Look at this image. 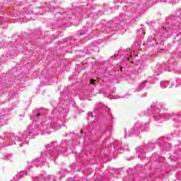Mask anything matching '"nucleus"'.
<instances>
[{
  "instance_id": "f257e3e1",
  "label": "nucleus",
  "mask_w": 181,
  "mask_h": 181,
  "mask_svg": "<svg viewBox=\"0 0 181 181\" xmlns=\"http://www.w3.org/2000/svg\"><path fill=\"white\" fill-rule=\"evenodd\" d=\"M90 84H95V80L90 79Z\"/></svg>"
},
{
  "instance_id": "f03ea898",
  "label": "nucleus",
  "mask_w": 181,
  "mask_h": 181,
  "mask_svg": "<svg viewBox=\"0 0 181 181\" xmlns=\"http://www.w3.org/2000/svg\"><path fill=\"white\" fill-rule=\"evenodd\" d=\"M40 115H42L40 113H37V117H40Z\"/></svg>"
},
{
  "instance_id": "7ed1b4c3",
  "label": "nucleus",
  "mask_w": 181,
  "mask_h": 181,
  "mask_svg": "<svg viewBox=\"0 0 181 181\" xmlns=\"http://www.w3.org/2000/svg\"><path fill=\"white\" fill-rule=\"evenodd\" d=\"M120 71H122V66L120 67Z\"/></svg>"
}]
</instances>
